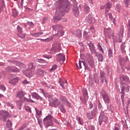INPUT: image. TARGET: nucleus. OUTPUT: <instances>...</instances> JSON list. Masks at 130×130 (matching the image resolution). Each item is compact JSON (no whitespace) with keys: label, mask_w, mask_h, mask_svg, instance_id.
Instances as JSON below:
<instances>
[{"label":"nucleus","mask_w":130,"mask_h":130,"mask_svg":"<svg viewBox=\"0 0 130 130\" xmlns=\"http://www.w3.org/2000/svg\"><path fill=\"white\" fill-rule=\"evenodd\" d=\"M130 86L127 84H125L124 85H122V88L121 89V99L122 100V104L124 105V96H125V92L124 91L126 92H129V91Z\"/></svg>","instance_id":"nucleus-3"},{"label":"nucleus","mask_w":130,"mask_h":130,"mask_svg":"<svg viewBox=\"0 0 130 130\" xmlns=\"http://www.w3.org/2000/svg\"><path fill=\"white\" fill-rule=\"evenodd\" d=\"M95 83L98 84L100 82V80L98 79L95 80Z\"/></svg>","instance_id":"nucleus-62"},{"label":"nucleus","mask_w":130,"mask_h":130,"mask_svg":"<svg viewBox=\"0 0 130 130\" xmlns=\"http://www.w3.org/2000/svg\"><path fill=\"white\" fill-rule=\"evenodd\" d=\"M57 3H59V8L56 11L55 16L54 17V20H60L64 15V12L69 11L71 7V4L67 0H61Z\"/></svg>","instance_id":"nucleus-1"},{"label":"nucleus","mask_w":130,"mask_h":130,"mask_svg":"<svg viewBox=\"0 0 130 130\" xmlns=\"http://www.w3.org/2000/svg\"><path fill=\"white\" fill-rule=\"evenodd\" d=\"M102 95H103V98L105 103L110 104L111 102L110 99L108 95L104 92V90H102Z\"/></svg>","instance_id":"nucleus-8"},{"label":"nucleus","mask_w":130,"mask_h":130,"mask_svg":"<svg viewBox=\"0 0 130 130\" xmlns=\"http://www.w3.org/2000/svg\"><path fill=\"white\" fill-rule=\"evenodd\" d=\"M60 100L64 104L68 107H70V104L69 103L66 98H60Z\"/></svg>","instance_id":"nucleus-24"},{"label":"nucleus","mask_w":130,"mask_h":130,"mask_svg":"<svg viewBox=\"0 0 130 130\" xmlns=\"http://www.w3.org/2000/svg\"><path fill=\"white\" fill-rule=\"evenodd\" d=\"M99 120L100 121V125H101V123L103 121L105 122H107L108 120V117L106 115H100V117H99Z\"/></svg>","instance_id":"nucleus-12"},{"label":"nucleus","mask_w":130,"mask_h":130,"mask_svg":"<svg viewBox=\"0 0 130 130\" xmlns=\"http://www.w3.org/2000/svg\"><path fill=\"white\" fill-rule=\"evenodd\" d=\"M17 36L20 38V39H24L25 38V35L22 32H19L17 34Z\"/></svg>","instance_id":"nucleus-34"},{"label":"nucleus","mask_w":130,"mask_h":130,"mask_svg":"<svg viewBox=\"0 0 130 130\" xmlns=\"http://www.w3.org/2000/svg\"><path fill=\"white\" fill-rule=\"evenodd\" d=\"M128 36H130V20L128 21Z\"/></svg>","instance_id":"nucleus-55"},{"label":"nucleus","mask_w":130,"mask_h":130,"mask_svg":"<svg viewBox=\"0 0 130 130\" xmlns=\"http://www.w3.org/2000/svg\"><path fill=\"white\" fill-rule=\"evenodd\" d=\"M74 14L76 17H78V16H79V12L77 8L74 10Z\"/></svg>","instance_id":"nucleus-38"},{"label":"nucleus","mask_w":130,"mask_h":130,"mask_svg":"<svg viewBox=\"0 0 130 130\" xmlns=\"http://www.w3.org/2000/svg\"><path fill=\"white\" fill-rule=\"evenodd\" d=\"M36 61L39 63H47L46 61H45V60H43V59H37Z\"/></svg>","instance_id":"nucleus-35"},{"label":"nucleus","mask_w":130,"mask_h":130,"mask_svg":"<svg viewBox=\"0 0 130 130\" xmlns=\"http://www.w3.org/2000/svg\"><path fill=\"white\" fill-rule=\"evenodd\" d=\"M31 96L37 100H40V101H43V99L37 93L34 92L31 94Z\"/></svg>","instance_id":"nucleus-14"},{"label":"nucleus","mask_w":130,"mask_h":130,"mask_svg":"<svg viewBox=\"0 0 130 130\" xmlns=\"http://www.w3.org/2000/svg\"><path fill=\"white\" fill-rule=\"evenodd\" d=\"M43 35V32L41 31L37 33H31L30 35L35 38H38Z\"/></svg>","instance_id":"nucleus-20"},{"label":"nucleus","mask_w":130,"mask_h":130,"mask_svg":"<svg viewBox=\"0 0 130 130\" xmlns=\"http://www.w3.org/2000/svg\"><path fill=\"white\" fill-rule=\"evenodd\" d=\"M93 18L90 15H89L88 17L86 18V21L89 24L92 23Z\"/></svg>","instance_id":"nucleus-28"},{"label":"nucleus","mask_w":130,"mask_h":130,"mask_svg":"<svg viewBox=\"0 0 130 130\" xmlns=\"http://www.w3.org/2000/svg\"><path fill=\"white\" fill-rule=\"evenodd\" d=\"M124 2L126 5L125 6L128 7L129 5H130V0H124Z\"/></svg>","instance_id":"nucleus-42"},{"label":"nucleus","mask_w":130,"mask_h":130,"mask_svg":"<svg viewBox=\"0 0 130 130\" xmlns=\"http://www.w3.org/2000/svg\"><path fill=\"white\" fill-rule=\"evenodd\" d=\"M23 74H24L27 77H32L35 74V69H32L31 71L26 70L23 72Z\"/></svg>","instance_id":"nucleus-10"},{"label":"nucleus","mask_w":130,"mask_h":130,"mask_svg":"<svg viewBox=\"0 0 130 130\" xmlns=\"http://www.w3.org/2000/svg\"><path fill=\"white\" fill-rule=\"evenodd\" d=\"M124 30L123 29H121L119 31V32L118 35V38L115 39L113 38L114 42H118L121 43L122 41L123 36Z\"/></svg>","instance_id":"nucleus-5"},{"label":"nucleus","mask_w":130,"mask_h":130,"mask_svg":"<svg viewBox=\"0 0 130 130\" xmlns=\"http://www.w3.org/2000/svg\"><path fill=\"white\" fill-rule=\"evenodd\" d=\"M74 34L78 38H81L82 37V31L81 30H77L74 32Z\"/></svg>","instance_id":"nucleus-19"},{"label":"nucleus","mask_w":130,"mask_h":130,"mask_svg":"<svg viewBox=\"0 0 130 130\" xmlns=\"http://www.w3.org/2000/svg\"><path fill=\"white\" fill-rule=\"evenodd\" d=\"M0 89L1 90H2L3 91H5L6 90V88L4 85L3 84H0Z\"/></svg>","instance_id":"nucleus-48"},{"label":"nucleus","mask_w":130,"mask_h":130,"mask_svg":"<svg viewBox=\"0 0 130 130\" xmlns=\"http://www.w3.org/2000/svg\"><path fill=\"white\" fill-rule=\"evenodd\" d=\"M99 50H100V51H102V52H103V53H104V51L101 46H100L99 47Z\"/></svg>","instance_id":"nucleus-60"},{"label":"nucleus","mask_w":130,"mask_h":130,"mask_svg":"<svg viewBox=\"0 0 130 130\" xmlns=\"http://www.w3.org/2000/svg\"><path fill=\"white\" fill-rule=\"evenodd\" d=\"M88 63L89 66L92 68H94V61L93 59H89L88 60Z\"/></svg>","instance_id":"nucleus-29"},{"label":"nucleus","mask_w":130,"mask_h":130,"mask_svg":"<svg viewBox=\"0 0 130 130\" xmlns=\"http://www.w3.org/2000/svg\"><path fill=\"white\" fill-rule=\"evenodd\" d=\"M60 104V102L58 100V99L54 98L50 102V105H51V107H57Z\"/></svg>","instance_id":"nucleus-7"},{"label":"nucleus","mask_w":130,"mask_h":130,"mask_svg":"<svg viewBox=\"0 0 130 130\" xmlns=\"http://www.w3.org/2000/svg\"><path fill=\"white\" fill-rule=\"evenodd\" d=\"M27 24L29 25L31 27H33L34 26V23H32V22H27Z\"/></svg>","instance_id":"nucleus-53"},{"label":"nucleus","mask_w":130,"mask_h":130,"mask_svg":"<svg viewBox=\"0 0 130 130\" xmlns=\"http://www.w3.org/2000/svg\"><path fill=\"white\" fill-rule=\"evenodd\" d=\"M24 108L27 112H31V109L28 106H25Z\"/></svg>","instance_id":"nucleus-51"},{"label":"nucleus","mask_w":130,"mask_h":130,"mask_svg":"<svg viewBox=\"0 0 130 130\" xmlns=\"http://www.w3.org/2000/svg\"><path fill=\"white\" fill-rule=\"evenodd\" d=\"M96 56L99 58V61L101 62H103L104 58H103V56L102 54H99V53H96Z\"/></svg>","instance_id":"nucleus-26"},{"label":"nucleus","mask_w":130,"mask_h":130,"mask_svg":"<svg viewBox=\"0 0 130 130\" xmlns=\"http://www.w3.org/2000/svg\"><path fill=\"white\" fill-rule=\"evenodd\" d=\"M22 83L28 84V83H29V82L27 80H24V81H22Z\"/></svg>","instance_id":"nucleus-61"},{"label":"nucleus","mask_w":130,"mask_h":130,"mask_svg":"<svg viewBox=\"0 0 130 130\" xmlns=\"http://www.w3.org/2000/svg\"><path fill=\"white\" fill-rule=\"evenodd\" d=\"M44 123L46 128L50 126L53 125V122L55 123H57V120L54 118L52 115H48L45 117L43 120Z\"/></svg>","instance_id":"nucleus-2"},{"label":"nucleus","mask_w":130,"mask_h":130,"mask_svg":"<svg viewBox=\"0 0 130 130\" xmlns=\"http://www.w3.org/2000/svg\"><path fill=\"white\" fill-rule=\"evenodd\" d=\"M100 77H101V79H102V81H101V82L103 83L105 81L106 84H107V82L106 79V75L104 72L101 71Z\"/></svg>","instance_id":"nucleus-17"},{"label":"nucleus","mask_w":130,"mask_h":130,"mask_svg":"<svg viewBox=\"0 0 130 130\" xmlns=\"http://www.w3.org/2000/svg\"><path fill=\"white\" fill-rule=\"evenodd\" d=\"M47 74V72L45 71L38 69L37 70L36 74L38 76H44Z\"/></svg>","instance_id":"nucleus-16"},{"label":"nucleus","mask_w":130,"mask_h":130,"mask_svg":"<svg viewBox=\"0 0 130 130\" xmlns=\"http://www.w3.org/2000/svg\"><path fill=\"white\" fill-rule=\"evenodd\" d=\"M108 56L109 58L113 57V52H112V50L111 48L109 49Z\"/></svg>","instance_id":"nucleus-36"},{"label":"nucleus","mask_w":130,"mask_h":130,"mask_svg":"<svg viewBox=\"0 0 130 130\" xmlns=\"http://www.w3.org/2000/svg\"><path fill=\"white\" fill-rule=\"evenodd\" d=\"M104 29L105 30V32L108 34V35L109 37H113V32L111 29V28H104Z\"/></svg>","instance_id":"nucleus-18"},{"label":"nucleus","mask_w":130,"mask_h":130,"mask_svg":"<svg viewBox=\"0 0 130 130\" xmlns=\"http://www.w3.org/2000/svg\"><path fill=\"white\" fill-rule=\"evenodd\" d=\"M89 48L91 52H94V53L96 52V51L95 49V47L94 46V45L93 44H90L89 45Z\"/></svg>","instance_id":"nucleus-30"},{"label":"nucleus","mask_w":130,"mask_h":130,"mask_svg":"<svg viewBox=\"0 0 130 130\" xmlns=\"http://www.w3.org/2000/svg\"><path fill=\"white\" fill-rule=\"evenodd\" d=\"M35 110H36V112L37 113V114L38 115H41L42 114V112L41 111H39L38 109L35 108Z\"/></svg>","instance_id":"nucleus-52"},{"label":"nucleus","mask_w":130,"mask_h":130,"mask_svg":"<svg viewBox=\"0 0 130 130\" xmlns=\"http://www.w3.org/2000/svg\"><path fill=\"white\" fill-rule=\"evenodd\" d=\"M105 7H106L105 15H107L108 12L110 10V8L111 7V5L110 3H107L105 5Z\"/></svg>","instance_id":"nucleus-22"},{"label":"nucleus","mask_w":130,"mask_h":130,"mask_svg":"<svg viewBox=\"0 0 130 130\" xmlns=\"http://www.w3.org/2000/svg\"><path fill=\"white\" fill-rule=\"evenodd\" d=\"M93 107H94V109H96L97 108V106L95 104L93 105L92 103H90L89 104V109H91Z\"/></svg>","instance_id":"nucleus-39"},{"label":"nucleus","mask_w":130,"mask_h":130,"mask_svg":"<svg viewBox=\"0 0 130 130\" xmlns=\"http://www.w3.org/2000/svg\"><path fill=\"white\" fill-rule=\"evenodd\" d=\"M89 33H92V34L95 33V30L94 27L91 26L89 30Z\"/></svg>","instance_id":"nucleus-40"},{"label":"nucleus","mask_w":130,"mask_h":130,"mask_svg":"<svg viewBox=\"0 0 130 130\" xmlns=\"http://www.w3.org/2000/svg\"><path fill=\"white\" fill-rule=\"evenodd\" d=\"M53 29L55 30V31L60 30V29H62V26L60 25H56L53 26Z\"/></svg>","instance_id":"nucleus-27"},{"label":"nucleus","mask_w":130,"mask_h":130,"mask_svg":"<svg viewBox=\"0 0 130 130\" xmlns=\"http://www.w3.org/2000/svg\"><path fill=\"white\" fill-rule=\"evenodd\" d=\"M57 56V61L61 62V63L63 62V61H64L66 60V56H64L63 54H58Z\"/></svg>","instance_id":"nucleus-11"},{"label":"nucleus","mask_w":130,"mask_h":130,"mask_svg":"<svg viewBox=\"0 0 130 130\" xmlns=\"http://www.w3.org/2000/svg\"><path fill=\"white\" fill-rule=\"evenodd\" d=\"M84 11H85V13H89V7L87 6H85L84 7Z\"/></svg>","instance_id":"nucleus-46"},{"label":"nucleus","mask_w":130,"mask_h":130,"mask_svg":"<svg viewBox=\"0 0 130 130\" xmlns=\"http://www.w3.org/2000/svg\"><path fill=\"white\" fill-rule=\"evenodd\" d=\"M43 57L44 58H46L47 59H50V58H52V56H46V55H43Z\"/></svg>","instance_id":"nucleus-58"},{"label":"nucleus","mask_w":130,"mask_h":130,"mask_svg":"<svg viewBox=\"0 0 130 130\" xmlns=\"http://www.w3.org/2000/svg\"><path fill=\"white\" fill-rule=\"evenodd\" d=\"M79 68L78 67L77 64H76L78 69H82V66H84L86 70H88V67H86V66L85 65V64L83 61H81L80 60L79 62Z\"/></svg>","instance_id":"nucleus-21"},{"label":"nucleus","mask_w":130,"mask_h":130,"mask_svg":"<svg viewBox=\"0 0 130 130\" xmlns=\"http://www.w3.org/2000/svg\"><path fill=\"white\" fill-rule=\"evenodd\" d=\"M7 126L8 127H10L12 126V122L10 120H8L7 122Z\"/></svg>","instance_id":"nucleus-45"},{"label":"nucleus","mask_w":130,"mask_h":130,"mask_svg":"<svg viewBox=\"0 0 130 130\" xmlns=\"http://www.w3.org/2000/svg\"><path fill=\"white\" fill-rule=\"evenodd\" d=\"M123 80L125 81H128L129 80V78L127 76H124L123 77Z\"/></svg>","instance_id":"nucleus-54"},{"label":"nucleus","mask_w":130,"mask_h":130,"mask_svg":"<svg viewBox=\"0 0 130 130\" xmlns=\"http://www.w3.org/2000/svg\"><path fill=\"white\" fill-rule=\"evenodd\" d=\"M25 93L24 91H19L17 95V97L19 98L20 100L25 101L26 100V98L24 96Z\"/></svg>","instance_id":"nucleus-9"},{"label":"nucleus","mask_w":130,"mask_h":130,"mask_svg":"<svg viewBox=\"0 0 130 130\" xmlns=\"http://www.w3.org/2000/svg\"><path fill=\"white\" fill-rule=\"evenodd\" d=\"M24 102V101H22V100H20V101H17L16 102V104L17 105H19V106H21L22 104V103Z\"/></svg>","instance_id":"nucleus-49"},{"label":"nucleus","mask_w":130,"mask_h":130,"mask_svg":"<svg viewBox=\"0 0 130 130\" xmlns=\"http://www.w3.org/2000/svg\"><path fill=\"white\" fill-rule=\"evenodd\" d=\"M64 81H66V83L68 84L67 80H62L60 79L59 81V82L63 89H64V86L63 85V84H64Z\"/></svg>","instance_id":"nucleus-32"},{"label":"nucleus","mask_w":130,"mask_h":130,"mask_svg":"<svg viewBox=\"0 0 130 130\" xmlns=\"http://www.w3.org/2000/svg\"><path fill=\"white\" fill-rule=\"evenodd\" d=\"M18 14V12H17L16 11H14L13 12V16H14V17H16V16H17Z\"/></svg>","instance_id":"nucleus-56"},{"label":"nucleus","mask_w":130,"mask_h":130,"mask_svg":"<svg viewBox=\"0 0 130 130\" xmlns=\"http://www.w3.org/2000/svg\"><path fill=\"white\" fill-rule=\"evenodd\" d=\"M19 79L18 78H14L10 81V83L13 85H15L18 83Z\"/></svg>","instance_id":"nucleus-25"},{"label":"nucleus","mask_w":130,"mask_h":130,"mask_svg":"<svg viewBox=\"0 0 130 130\" xmlns=\"http://www.w3.org/2000/svg\"><path fill=\"white\" fill-rule=\"evenodd\" d=\"M60 110L63 113H66V112H67V111L64 109V108H63V106H62L60 107Z\"/></svg>","instance_id":"nucleus-47"},{"label":"nucleus","mask_w":130,"mask_h":130,"mask_svg":"<svg viewBox=\"0 0 130 130\" xmlns=\"http://www.w3.org/2000/svg\"><path fill=\"white\" fill-rule=\"evenodd\" d=\"M7 117H10V116L7 111L4 110L0 111V118H3L4 122H6Z\"/></svg>","instance_id":"nucleus-6"},{"label":"nucleus","mask_w":130,"mask_h":130,"mask_svg":"<svg viewBox=\"0 0 130 130\" xmlns=\"http://www.w3.org/2000/svg\"><path fill=\"white\" fill-rule=\"evenodd\" d=\"M40 90L41 91L44 96L49 97V94L45 92V90L43 89L40 88Z\"/></svg>","instance_id":"nucleus-41"},{"label":"nucleus","mask_w":130,"mask_h":130,"mask_svg":"<svg viewBox=\"0 0 130 130\" xmlns=\"http://www.w3.org/2000/svg\"><path fill=\"white\" fill-rule=\"evenodd\" d=\"M28 69L29 70H31L32 69H34V64L32 63H30L28 65Z\"/></svg>","instance_id":"nucleus-50"},{"label":"nucleus","mask_w":130,"mask_h":130,"mask_svg":"<svg viewBox=\"0 0 130 130\" xmlns=\"http://www.w3.org/2000/svg\"><path fill=\"white\" fill-rule=\"evenodd\" d=\"M98 113L96 109H93L91 111V113H87V116L89 119H92Z\"/></svg>","instance_id":"nucleus-15"},{"label":"nucleus","mask_w":130,"mask_h":130,"mask_svg":"<svg viewBox=\"0 0 130 130\" xmlns=\"http://www.w3.org/2000/svg\"><path fill=\"white\" fill-rule=\"evenodd\" d=\"M64 34V31H63V30H61L58 31V33L57 34V35L59 37H61Z\"/></svg>","instance_id":"nucleus-37"},{"label":"nucleus","mask_w":130,"mask_h":130,"mask_svg":"<svg viewBox=\"0 0 130 130\" xmlns=\"http://www.w3.org/2000/svg\"><path fill=\"white\" fill-rule=\"evenodd\" d=\"M57 68V66L56 65V64H54V65L53 66L52 68L51 69H50L49 71H54L55 70H56Z\"/></svg>","instance_id":"nucleus-43"},{"label":"nucleus","mask_w":130,"mask_h":130,"mask_svg":"<svg viewBox=\"0 0 130 130\" xmlns=\"http://www.w3.org/2000/svg\"><path fill=\"white\" fill-rule=\"evenodd\" d=\"M108 15H109V18L110 19H113L112 14L111 13H108Z\"/></svg>","instance_id":"nucleus-59"},{"label":"nucleus","mask_w":130,"mask_h":130,"mask_svg":"<svg viewBox=\"0 0 130 130\" xmlns=\"http://www.w3.org/2000/svg\"><path fill=\"white\" fill-rule=\"evenodd\" d=\"M17 31L19 33H22L23 31L22 28L21 26H20L19 25H18V26H17Z\"/></svg>","instance_id":"nucleus-44"},{"label":"nucleus","mask_w":130,"mask_h":130,"mask_svg":"<svg viewBox=\"0 0 130 130\" xmlns=\"http://www.w3.org/2000/svg\"><path fill=\"white\" fill-rule=\"evenodd\" d=\"M121 50L122 51V52H124V45L122 44L121 46Z\"/></svg>","instance_id":"nucleus-57"},{"label":"nucleus","mask_w":130,"mask_h":130,"mask_svg":"<svg viewBox=\"0 0 130 130\" xmlns=\"http://www.w3.org/2000/svg\"><path fill=\"white\" fill-rule=\"evenodd\" d=\"M105 6H102V7H101V10H104V9L105 8Z\"/></svg>","instance_id":"nucleus-63"},{"label":"nucleus","mask_w":130,"mask_h":130,"mask_svg":"<svg viewBox=\"0 0 130 130\" xmlns=\"http://www.w3.org/2000/svg\"><path fill=\"white\" fill-rule=\"evenodd\" d=\"M83 95L85 100L88 99V93L86 89H83Z\"/></svg>","instance_id":"nucleus-23"},{"label":"nucleus","mask_w":130,"mask_h":130,"mask_svg":"<svg viewBox=\"0 0 130 130\" xmlns=\"http://www.w3.org/2000/svg\"><path fill=\"white\" fill-rule=\"evenodd\" d=\"M64 81H66V83L68 84L67 80H62L60 79L59 81V82L63 89H64V86L63 85V84H64Z\"/></svg>","instance_id":"nucleus-31"},{"label":"nucleus","mask_w":130,"mask_h":130,"mask_svg":"<svg viewBox=\"0 0 130 130\" xmlns=\"http://www.w3.org/2000/svg\"><path fill=\"white\" fill-rule=\"evenodd\" d=\"M9 106H10L12 109H13L14 106H13V105H12V104H9Z\"/></svg>","instance_id":"nucleus-64"},{"label":"nucleus","mask_w":130,"mask_h":130,"mask_svg":"<svg viewBox=\"0 0 130 130\" xmlns=\"http://www.w3.org/2000/svg\"><path fill=\"white\" fill-rule=\"evenodd\" d=\"M15 63L17 66H19L20 68H22L25 67V66L22 63H20L19 61H15Z\"/></svg>","instance_id":"nucleus-33"},{"label":"nucleus","mask_w":130,"mask_h":130,"mask_svg":"<svg viewBox=\"0 0 130 130\" xmlns=\"http://www.w3.org/2000/svg\"><path fill=\"white\" fill-rule=\"evenodd\" d=\"M6 70L9 72H15V73H18L20 72V70L17 68L15 67H8L6 69Z\"/></svg>","instance_id":"nucleus-13"},{"label":"nucleus","mask_w":130,"mask_h":130,"mask_svg":"<svg viewBox=\"0 0 130 130\" xmlns=\"http://www.w3.org/2000/svg\"><path fill=\"white\" fill-rule=\"evenodd\" d=\"M61 49L60 43L58 42H54L53 44V47L51 49L50 53H54V52H58Z\"/></svg>","instance_id":"nucleus-4"}]
</instances>
